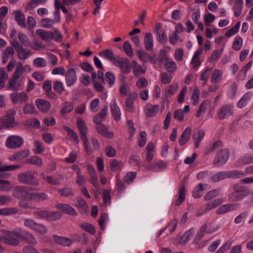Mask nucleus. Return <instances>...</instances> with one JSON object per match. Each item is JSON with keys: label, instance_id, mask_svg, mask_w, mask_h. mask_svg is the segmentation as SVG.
<instances>
[{"label": "nucleus", "instance_id": "nucleus-30", "mask_svg": "<svg viewBox=\"0 0 253 253\" xmlns=\"http://www.w3.org/2000/svg\"><path fill=\"white\" fill-rule=\"evenodd\" d=\"M137 97V93L136 92H133L129 94L126 98L125 101V105L129 112H132L133 111L134 108L133 105L134 101Z\"/></svg>", "mask_w": 253, "mask_h": 253}, {"label": "nucleus", "instance_id": "nucleus-2", "mask_svg": "<svg viewBox=\"0 0 253 253\" xmlns=\"http://www.w3.org/2000/svg\"><path fill=\"white\" fill-rule=\"evenodd\" d=\"M77 126L80 132L81 135V138L83 142L86 152L88 154H90L92 152V150L91 147L89 145L88 138L86 136L88 128L84 121L81 118L77 119Z\"/></svg>", "mask_w": 253, "mask_h": 253}, {"label": "nucleus", "instance_id": "nucleus-62", "mask_svg": "<svg viewBox=\"0 0 253 253\" xmlns=\"http://www.w3.org/2000/svg\"><path fill=\"white\" fill-rule=\"evenodd\" d=\"M80 226L85 231L92 235L95 233V229L94 226L90 223H83L81 224Z\"/></svg>", "mask_w": 253, "mask_h": 253}, {"label": "nucleus", "instance_id": "nucleus-51", "mask_svg": "<svg viewBox=\"0 0 253 253\" xmlns=\"http://www.w3.org/2000/svg\"><path fill=\"white\" fill-rule=\"evenodd\" d=\"M137 52L138 58L143 63L148 62L152 58V57L148 53L142 50H138Z\"/></svg>", "mask_w": 253, "mask_h": 253}, {"label": "nucleus", "instance_id": "nucleus-46", "mask_svg": "<svg viewBox=\"0 0 253 253\" xmlns=\"http://www.w3.org/2000/svg\"><path fill=\"white\" fill-rule=\"evenodd\" d=\"M227 178L236 179L241 177L244 175V172L241 170H234L226 171Z\"/></svg>", "mask_w": 253, "mask_h": 253}, {"label": "nucleus", "instance_id": "nucleus-25", "mask_svg": "<svg viewBox=\"0 0 253 253\" xmlns=\"http://www.w3.org/2000/svg\"><path fill=\"white\" fill-rule=\"evenodd\" d=\"M41 175L42 176L43 179L50 185H60L61 184L60 179L62 178V176L61 175H59L58 177L53 175H47L45 177L44 174L42 173Z\"/></svg>", "mask_w": 253, "mask_h": 253}, {"label": "nucleus", "instance_id": "nucleus-12", "mask_svg": "<svg viewBox=\"0 0 253 253\" xmlns=\"http://www.w3.org/2000/svg\"><path fill=\"white\" fill-rule=\"evenodd\" d=\"M32 69L29 65H23L21 62H18L16 66L12 76L16 78H22L27 77L23 75L24 73H29L31 72Z\"/></svg>", "mask_w": 253, "mask_h": 253}, {"label": "nucleus", "instance_id": "nucleus-39", "mask_svg": "<svg viewBox=\"0 0 253 253\" xmlns=\"http://www.w3.org/2000/svg\"><path fill=\"white\" fill-rule=\"evenodd\" d=\"M227 179L226 171L217 172L211 177V182L216 183L221 180Z\"/></svg>", "mask_w": 253, "mask_h": 253}, {"label": "nucleus", "instance_id": "nucleus-15", "mask_svg": "<svg viewBox=\"0 0 253 253\" xmlns=\"http://www.w3.org/2000/svg\"><path fill=\"white\" fill-rule=\"evenodd\" d=\"M110 108L112 117L114 120L119 122L121 120V111L116 98H114L110 102Z\"/></svg>", "mask_w": 253, "mask_h": 253}, {"label": "nucleus", "instance_id": "nucleus-42", "mask_svg": "<svg viewBox=\"0 0 253 253\" xmlns=\"http://www.w3.org/2000/svg\"><path fill=\"white\" fill-rule=\"evenodd\" d=\"M166 168V164L163 161H159L154 165L150 166L147 169L150 170L160 171L164 170Z\"/></svg>", "mask_w": 253, "mask_h": 253}, {"label": "nucleus", "instance_id": "nucleus-63", "mask_svg": "<svg viewBox=\"0 0 253 253\" xmlns=\"http://www.w3.org/2000/svg\"><path fill=\"white\" fill-rule=\"evenodd\" d=\"M241 165H246L253 163V156L250 155H245L240 157L239 160Z\"/></svg>", "mask_w": 253, "mask_h": 253}, {"label": "nucleus", "instance_id": "nucleus-7", "mask_svg": "<svg viewBox=\"0 0 253 253\" xmlns=\"http://www.w3.org/2000/svg\"><path fill=\"white\" fill-rule=\"evenodd\" d=\"M24 143L23 138L17 135H11L9 136L5 141V146L12 149H15L20 148Z\"/></svg>", "mask_w": 253, "mask_h": 253}, {"label": "nucleus", "instance_id": "nucleus-26", "mask_svg": "<svg viewBox=\"0 0 253 253\" xmlns=\"http://www.w3.org/2000/svg\"><path fill=\"white\" fill-rule=\"evenodd\" d=\"M99 56L101 57H103L112 62L114 64L115 61L117 59L118 57H116L113 52L110 49H106L104 50L101 51L98 53Z\"/></svg>", "mask_w": 253, "mask_h": 253}, {"label": "nucleus", "instance_id": "nucleus-35", "mask_svg": "<svg viewBox=\"0 0 253 253\" xmlns=\"http://www.w3.org/2000/svg\"><path fill=\"white\" fill-rule=\"evenodd\" d=\"M36 33L40 36L42 40L45 42H49L52 40V32L38 29L36 30Z\"/></svg>", "mask_w": 253, "mask_h": 253}, {"label": "nucleus", "instance_id": "nucleus-20", "mask_svg": "<svg viewBox=\"0 0 253 253\" xmlns=\"http://www.w3.org/2000/svg\"><path fill=\"white\" fill-rule=\"evenodd\" d=\"M56 208L65 214H67L71 215H76L77 212L74 208H73L70 205L67 204H57L56 205Z\"/></svg>", "mask_w": 253, "mask_h": 253}, {"label": "nucleus", "instance_id": "nucleus-52", "mask_svg": "<svg viewBox=\"0 0 253 253\" xmlns=\"http://www.w3.org/2000/svg\"><path fill=\"white\" fill-rule=\"evenodd\" d=\"M210 101L208 100L204 101L200 104L199 109L196 113V117L197 118H199L201 117V115L205 113L208 106L210 104Z\"/></svg>", "mask_w": 253, "mask_h": 253}, {"label": "nucleus", "instance_id": "nucleus-28", "mask_svg": "<svg viewBox=\"0 0 253 253\" xmlns=\"http://www.w3.org/2000/svg\"><path fill=\"white\" fill-rule=\"evenodd\" d=\"M237 207L236 204H225L220 206L215 211L217 214H221L233 211Z\"/></svg>", "mask_w": 253, "mask_h": 253}, {"label": "nucleus", "instance_id": "nucleus-57", "mask_svg": "<svg viewBox=\"0 0 253 253\" xmlns=\"http://www.w3.org/2000/svg\"><path fill=\"white\" fill-rule=\"evenodd\" d=\"M123 49L126 54L129 57L134 55L133 50L130 43L128 41H125L123 44Z\"/></svg>", "mask_w": 253, "mask_h": 253}, {"label": "nucleus", "instance_id": "nucleus-53", "mask_svg": "<svg viewBox=\"0 0 253 253\" xmlns=\"http://www.w3.org/2000/svg\"><path fill=\"white\" fill-rule=\"evenodd\" d=\"M33 145L34 148L33 149V151L35 154H41L44 151V147L40 141L35 140Z\"/></svg>", "mask_w": 253, "mask_h": 253}, {"label": "nucleus", "instance_id": "nucleus-47", "mask_svg": "<svg viewBox=\"0 0 253 253\" xmlns=\"http://www.w3.org/2000/svg\"><path fill=\"white\" fill-rule=\"evenodd\" d=\"M18 210L15 208L0 209V215L7 216L18 213Z\"/></svg>", "mask_w": 253, "mask_h": 253}, {"label": "nucleus", "instance_id": "nucleus-56", "mask_svg": "<svg viewBox=\"0 0 253 253\" xmlns=\"http://www.w3.org/2000/svg\"><path fill=\"white\" fill-rule=\"evenodd\" d=\"M243 39L239 35L236 36L233 43V48L235 50H239L242 47Z\"/></svg>", "mask_w": 253, "mask_h": 253}, {"label": "nucleus", "instance_id": "nucleus-10", "mask_svg": "<svg viewBox=\"0 0 253 253\" xmlns=\"http://www.w3.org/2000/svg\"><path fill=\"white\" fill-rule=\"evenodd\" d=\"M15 114L16 112L15 111H10L7 112L5 116L0 119V124L2 125V128L12 127L16 125L14 120Z\"/></svg>", "mask_w": 253, "mask_h": 253}, {"label": "nucleus", "instance_id": "nucleus-27", "mask_svg": "<svg viewBox=\"0 0 253 253\" xmlns=\"http://www.w3.org/2000/svg\"><path fill=\"white\" fill-rule=\"evenodd\" d=\"M30 154L29 150L20 151L10 156L9 159L11 161H20L27 157Z\"/></svg>", "mask_w": 253, "mask_h": 253}, {"label": "nucleus", "instance_id": "nucleus-29", "mask_svg": "<svg viewBox=\"0 0 253 253\" xmlns=\"http://www.w3.org/2000/svg\"><path fill=\"white\" fill-rule=\"evenodd\" d=\"M203 50L202 49L195 51L193 56L190 64L192 66V68L197 70L201 65L200 62V55L202 53Z\"/></svg>", "mask_w": 253, "mask_h": 253}, {"label": "nucleus", "instance_id": "nucleus-33", "mask_svg": "<svg viewBox=\"0 0 253 253\" xmlns=\"http://www.w3.org/2000/svg\"><path fill=\"white\" fill-rule=\"evenodd\" d=\"M252 96V93L248 92L244 94L237 103V106L239 108L245 107L248 104V101Z\"/></svg>", "mask_w": 253, "mask_h": 253}, {"label": "nucleus", "instance_id": "nucleus-54", "mask_svg": "<svg viewBox=\"0 0 253 253\" xmlns=\"http://www.w3.org/2000/svg\"><path fill=\"white\" fill-rule=\"evenodd\" d=\"M220 189H215L208 192L204 196L206 201H209L220 195Z\"/></svg>", "mask_w": 253, "mask_h": 253}, {"label": "nucleus", "instance_id": "nucleus-38", "mask_svg": "<svg viewBox=\"0 0 253 253\" xmlns=\"http://www.w3.org/2000/svg\"><path fill=\"white\" fill-rule=\"evenodd\" d=\"M191 133V129L190 127H186L183 132L179 141V144L180 146H183L186 144L189 140Z\"/></svg>", "mask_w": 253, "mask_h": 253}, {"label": "nucleus", "instance_id": "nucleus-32", "mask_svg": "<svg viewBox=\"0 0 253 253\" xmlns=\"http://www.w3.org/2000/svg\"><path fill=\"white\" fill-rule=\"evenodd\" d=\"M226 201V198H218L209 202L206 206L205 211H209Z\"/></svg>", "mask_w": 253, "mask_h": 253}, {"label": "nucleus", "instance_id": "nucleus-58", "mask_svg": "<svg viewBox=\"0 0 253 253\" xmlns=\"http://www.w3.org/2000/svg\"><path fill=\"white\" fill-rule=\"evenodd\" d=\"M8 78V74L4 68L0 69V90L4 86L5 81Z\"/></svg>", "mask_w": 253, "mask_h": 253}, {"label": "nucleus", "instance_id": "nucleus-11", "mask_svg": "<svg viewBox=\"0 0 253 253\" xmlns=\"http://www.w3.org/2000/svg\"><path fill=\"white\" fill-rule=\"evenodd\" d=\"M228 158V151L227 149H221L216 155L213 164L215 167H220L224 165Z\"/></svg>", "mask_w": 253, "mask_h": 253}, {"label": "nucleus", "instance_id": "nucleus-4", "mask_svg": "<svg viewBox=\"0 0 253 253\" xmlns=\"http://www.w3.org/2000/svg\"><path fill=\"white\" fill-rule=\"evenodd\" d=\"M23 224L26 227L41 235H44L47 233L48 229L44 225L37 223L32 219H24Z\"/></svg>", "mask_w": 253, "mask_h": 253}, {"label": "nucleus", "instance_id": "nucleus-37", "mask_svg": "<svg viewBox=\"0 0 253 253\" xmlns=\"http://www.w3.org/2000/svg\"><path fill=\"white\" fill-rule=\"evenodd\" d=\"M205 134V131L202 129L198 130L196 132H194L192 137L195 140V147L198 148L199 146L200 143L203 139Z\"/></svg>", "mask_w": 253, "mask_h": 253}, {"label": "nucleus", "instance_id": "nucleus-48", "mask_svg": "<svg viewBox=\"0 0 253 253\" xmlns=\"http://www.w3.org/2000/svg\"><path fill=\"white\" fill-rule=\"evenodd\" d=\"M204 190V187L203 184L200 183L196 186L193 192L192 195L194 198H199L203 195V192Z\"/></svg>", "mask_w": 253, "mask_h": 253}, {"label": "nucleus", "instance_id": "nucleus-19", "mask_svg": "<svg viewBox=\"0 0 253 253\" xmlns=\"http://www.w3.org/2000/svg\"><path fill=\"white\" fill-rule=\"evenodd\" d=\"M95 129L100 135L106 138H111L114 136V132L112 131H109L108 127L104 124L97 126Z\"/></svg>", "mask_w": 253, "mask_h": 253}, {"label": "nucleus", "instance_id": "nucleus-36", "mask_svg": "<svg viewBox=\"0 0 253 253\" xmlns=\"http://www.w3.org/2000/svg\"><path fill=\"white\" fill-rule=\"evenodd\" d=\"M14 55V50L13 47L7 46L5 51L2 53V63L5 64L9 58Z\"/></svg>", "mask_w": 253, "mask_h": 253}, {"label": "nucleus", "instance_id": "nucleus-59", "mask_svg": "<svg viewBox=\"0 0 253 253\" xmlns=\"http://www.w3.org/2000/svg\"><path fill=\"white\" fill-rule=\"evenodd\" d=\"M186 190L184 186H182L180 189L179 196L177 200L175 201V205L179 206L184 201L186 196Z\"/></svg>", "mask_w": 253, "mask_h": 253}, {"label": "nucleus", "instance_id": "nucleus-6", "mask_svg": "<svg viewBox=\"0 0 253 253\" xmlns=\"http://www.w3.org/2000/svg\"><path fill=\"white\" fill-rule=\"evenodd\" d=\"M0 231L5 235L6 244L14 246L19 244V239L20 234L18 231L16 230L10 231L6 229H1Z\"/></svg>", "mask_w": 253, "mask_h": 253}, {"label": "nucleus", "instance_id": "nucleus-3", "mask_svg": "<svg viewBox=\"0 0 253 253\" xmlns=\"http://www.w3.org/2000/svg\"><path fill=\"white\" fill-rule=\"evenodd\" d=\"M18 181L23 184L38 186L40 181L32 171L20 173L18 175Z\"/></svg>", "mask_w": 253, "mask_h": 253}, {"label": "nucleus", "instance_id": "nucleus-61", "mask_svg": "<svg viewBox=\"0 0 253 253\" xmlns=\"http://www.w3.org/2000/svg\"><path fill=\"white\" fill-rule=\"evenodd\" d=\"M23 238L25 241L29 244L36 245L37 244V240L34 235L30 232H26L23 236Z\"/></svg>", "mask_w": 253, "mask_h": 253}, {"label": "nucleus", "instance_id": "nucleus-8", "mask_svg": "<svg viewBox=\"0 0 253 253\" xmlns=\"http://www.w3.org/2000/svg\"><path fill=\"white\" fill-rule=\"evenodd\" d=\"M158 61L160 64H164L168 72L172 73L177 69L176 63L171 58L168 57L166 54L159 57Z\"/></svg>", "mask_w": 253, "mask_h": 253}, {"label": "nucleus", "instance_id": "nucleus-1", "mask_svg": "<svg viewBox=\"0 0 253 253\" xmlns=\"http://www.w3.org/2000/svg\"><path fill=\"white\" fill-rule=\"evenodd\" d=\"M33 214L39 219L47 221L57 220L61 217V213L59 211L43 209H38L34 211Z\"/></svg>", "mask_w": 253, "mask_h": 253}, {"label": "nucleus", "instance_id": "nucleus-60", "mask_svg": "<svg viewBox=\"0 0 253 253\" xmlns=\"http://www.w3.org/2000/svg\"><path fill=\"white\" fill-rule=\"evenodd\" d=\"M27 163L33 164L38 167H41L43 164L42 159L40 157L36 156L31 157L27 161Z\"/></svg>", "mask_w": 253, "mask_h": 253}, {"label": "nucleus", "instance_id": "nucleus-23", "mask_svg": "<svg viewBox=\"0 0 253 253\" xmlns=\"http://www.w3.org/2000/svg\"><path fill=\"white\" fill-rule=\"evenodd\" d=\"M15 14V19L18 24L24 28L26 27V19L24 14L21 10H15L13 12Z\"/></svg>", "mask_w": 253, "mask_h": 253}, {"label": "nucleus", "instance_id": "nucleus-18", "mask_svg": "<svg viewBox=\"0 0 253 253\" xmlns=\"http://www.w3.org/2000/svg\"><path fill=\"white\" fill-rule=\"evenodd\" d=\"M66 85L70 87L74 85L77 81V77L75 71L70 68L65 74Z\"/></svg>", "mask_w": 253, "mask_h": 253}, {"label": "nucleus", "instance_id": "nucleus-43", "mask_svg": "<svg viewBox=\"0 0 253 253\" xmlns=\"http://www.w3.org/2000/svg\"><path fill=\"white\" fill-rule=\"evenodd\" d=\"M75 206L82 212H86L88 210V206L86 202L82 198H78L75 203Z\"/></svg>", "mask_w": 253, "mask_h": 253}, {"label": "nucleus", "instance_id": "nucleus-44", "mask_svg": "<svg viewBox=\"0 0 253 253\" xmlns=\"http://www.w3.org/2000/svg\"><path fill=\"white\" fill-rule=\"evenodd\" d=\"M222 75V70L218 69H215L211 74V83L213 84L219 83L221 81Z\"/></svg>", "mask_w": 253, "mask_h": 253}, {"label": "nucleus", "instance_id": "nucleus-24", "mask_svg": "<svg viewBox=\"0 0 253 253\" xmlns=\"http://www.w3.org/2000/svg\"><path fill=\"white\" fill-rule=\"evenodd\" d=\"M131 66L133 68V72L135 77H138L143 74L146 72V68H143L139 65L136 61L133 60L131 63Z\"/></svg>", "mask_w": 253, "mask_h": 253}, {"label": "nucleus", "instance_id": "nucleus-49", "mask_svg": "<svg viewBox=\"0 0 253 253\" xmlns=\"http://www.w3.org/2000/svg\"><path fill=\"white\" fill-rule=\"evenodd\" d=\"M23 110L25 114L34 115L38 113L33 104L30 103L26 104L23 107Z\"/></svg>", "mask_w": 253, "mask_h": 253}, {"label": "nucleus", "instance_id": "nucleus-64", "mask_svg": "<svg viewBox=\"0 0 253 253\" xmlns=\"http://www.w3.org/2000/svg\"><path fill=\"white\" fill-rule=\"evenodd\" d=\"M18 38L21 44L25 46H29L30 45V42L28 37L22 32L18 33Z\"/></svg>", "mask_w": 253, "mask_h": 253}, {"label": "nucleus", "instance_id": "nucleus-31", "mask_svg": "<svg viewBox=\"0 0 253 253\" xmlns=\"http://www.w3.org/2000/svg\"><path fill=\"white\" fill-rule=\"evenodd\" d=\"M17 57L21 60H25L31 56L32 54V52L28 49L24 48L23 46L16 50Z\"/></svg>", "mask_w": 253, "mask_h": 253}, {"label": "nucleus", "instance_id": "nucleus-5", "mask_svg": "<svg viewBox=\"0 0 253 253\" xmlns=\"http://www.w3.org/2000/svg\"><path fill=\"white\" fill-rule=\"evenodd\" d=\"M234 105L233 103H227L222 105L217 110V118L221 120L227 119L234 114Z\"/></svg>", "mask_w": 253, "mask_h": 253}, {"label": "nucleus", "instance_id": "nucleus-45", "mask_svg": "<svg viewBox=\"0 0 253 253\" xmlns=\"http://www.w3.org/2000/svg\"><path fill=\"white\" fill-rule=\"evenodd\" d=\"M124 167V164L122 162L114 160L110 164V168L112 171L119 172Z\"/></svg>", "mask_w": 253, "mask_h": 253}, {"label": "nucleus", "instance_id": "nucleus-13", "mask_svg": "<svg viewBox=\"0 0 253 253\" xmlns=\"http://www.w3.org/2000/svg\"><path fill=\"white\" fill-rule=\"evenodd\" d=\"M26 80V77L15 78L11 76L8 81L9 88L14 90H18L24 86Z\"/></svg>", "mask_w": 253, "mask_h": 253}, {"label": "nucleus", "instance_id": "nucleus-16", "mask_svg": "<svg viewBox=\"0 0 253 253\" xmlns=\"http://www.w3.org/2000/svg\"><path fill=\"white\" fill-rule=\"evenodd\" d=\"M10 98L14 104L26 103L29 100V97L25 92L11 93Z\"/></svg>", "mask_w": 253, "mask_h": 253}, {"label": "nucleus", "instance_id": "nucleus-21", "mask_svg": "<svg viewBox=\"0 0 253 253\" xmlns=\"http://www.w3.org/2000/svg\"><path fill=\"white\" fill-rule=\"evenodd\" d=\"M52 239L55 243L63 246H69L73 243V240L71 239L59 236L57 235H53Z\"/></svg>", "mask_w": 253, "mask_h": 253}, {"label": "nucleus", "instance_id": "nucleus-55", "mask_svg": "<svg viewBox=\"0 0 253 253\" xmlns=\"http://www.w3.org/2000/svg\"><path fill=\"white\" fill-rule=\"evenodd\" d=\"M48 198V195L44 192L35 193L33 192L32 200L39 202L46 200Z\"/></svg>", "mask_w": 253, "mask_h": 253}, {"label": "nucleus", "instance_id": "nucleus-40", "mask_svg": "<svg viewBox=\"0 0 253 253\" xmlns=\"http://www.w3.org/2000/svg\"><path fill=\"white\" fill-rule=\"evenodd\" d=\"M243 6V0H236L234 2L233 10L235 17H239L242 13Z\"/></svg>", "mask_w": 253, "mask_h": 253}, {"label": "nucleus", "instance_id": "nucleus-22", "mask_svg": "<svg viewBox=\"0 0 253 253\" xmlns=\"http://www.w3.org/2000/svg\"><path fill=\"white\" fill-rule=\"evenodd\" d=\"M36 104L39 110L42 112H47L51 107L50 103L47 100L39 98L36 100Z\"/></svg>", "mask_w": 253, "mask_h": 253}, {"label": "nucleus", "instance_id": "nucleus-41", "mask_svg": "<svg viewBox=\"0 0 253 253\" xmlns=\"http://www.w3.org/2000/svg\"><path fill=\"white\" fill-rule=\"evenodd\" d=\"M74 109L73 103L70 102H65L62 105L61 110V115L62 117H65L67 114L72 112Z\"/></svg>", "mask_w": 253, "mask_h": 253}, {"label": "nucleus", "instance_id": "nucleus-50", "mask_svg": "<svg viewBox=\"0 0 253 253\" xmlns=\"http://www.w3.org/2000/svg\"><path fill=\"white\" fill-rule=\"evenodd\" d=\"M240 25L241 22H238L234 26L226 32L225 36L227 38H230L236 34L240 29Z\"/></svg>", "mask_w": 253, "mask_h": 253}, {"label": "nucleus", "instance_id": "nucleus-9", "mask_svg": "<svg viewBox=\"0 0 253 253\" xmlns=\"http://www.w3.org/2000/svg\"><path fill=\"white\" fill-rule=\"evenodd\" d=\"M30 189L28 186L17 187L13 194V196L16 198L24 200H32L33 192H29Z\"/></svg>", "mask_w": 253, "mask_h": 253}, {"label": "nucleus", "instance_id": "nucleus-14", "mask_svg": "<svg viewBox=\"0 0 253 253\" xmlns=\"http://www.w3.org/2000/svg\"><path fill=\"white\" fill-rule=\"evenodd\" d=\"M115 66L119 67L122 73L128 74L131 71V64L129 60L127 58H121L118 57L114 64Z\"/></svg>", "mask_w": 253, "mask_h": 253}, {"label": "nucleus", "instance_id": "nucleus-17", "mask_svg": "<svg viewBox=\"0 0 253 253\" xmlns=\"http://www.w3.org/2000/svg\"><path fill=\"white\" fill-rule=\"evenodd\" d=\"M160 106L159 105H152L148 103H147L144 108V113L147 118H151L155 116L159 112Z\"/></svg>", "mask_w": 253, "mask_h": 253}, {"label": "nucleus", "instance_id": "nucleus-34", "mask_svg": "<svg viewBox=\"0 0 253 253\" xmlns=\"http://www.w3.org/2000/svg\"><path fill=\"white\" fill-rule=\"evenodd\" d=\"M145 47L147 50L152 51L153 49L154 43L152 34L147 33L144 37Z\"/></svg>", "mask_w": 253, "mask_h": 253}]
</instances>
